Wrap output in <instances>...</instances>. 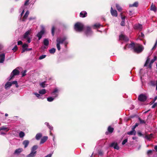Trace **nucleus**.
Returning <instances> with one entry per match:
<instances>
[{
	"instance_id": "obj_8",
	"label": "nucleus",
	"mask_w": 157,
	"mask_h": 157,
	"mask_svg": "<svg viewBox=\"0 0 157 157\" xmlns=\"http://www.w3.org/2000/svg\"><path fill=\"white\" fill-rule=\"evenodd\" d=\"M147 98V96L144 94H141L140 95L138 98V100L141 101H145Z\"/></svg>"
},
{
	"instance_id": "obj_17",
	"label": "nucleus",
	"mask_w": 157,
	"mask_h": 157,
	"mask_svg": "<svg viewBox=\"0 0 157 157\" xmlns=\"http://www.w3.org/2000/svg\"><path fill=\"white\" fill-rule=\"evenodd\" d=\"M29 13V12L28 11H27L26 12L22 18V21H25L26 20L28 16Z\"/></svg>"
},
{
	"instance_id": "obj_10",
	"label": "nucleus",
	"mask_w": 157,
	"mask_h": 157,
	"mask_svg": "<svg viewBox=\"0 0 157 157\" xmlns=\"http://www.w3.org/2000/svg\"><path fill=\"white\" fill-rule=\"evenodd\" d=\"M109 147H113L115 149L117 150H118L119 149V147L117 143L115 142H113L110 144Z\"/></svg>"
},
{
	"instance_id": "obj_15",
	"label": "nucleus",
	"mask_w": 157,
	"mask_h": 157,
	"mask_svg": "<svg viewBox=\"0 0 157 157\" xmlns=\"http://www.w3.org/2000/svg\"><path fill=\"white\" fill-rule=\"evenodd\" d=\"M119 39L120 40H123L125 41H127L128 40V38L123 34H121L119 36Z\"/></svg>"
},
{
	"instance_id": "obj_28",
	"label": "nucleus",
	"mask_w": 157,
	"mask_h": 157,
	"mask_svg": "<svg viewBox=\"0 0 157 157\" xmlns=\"http://www.w3.org/2000/svg\"><path fill=\"white\" fill-rule=\"evenodd\" d=\"M156 59H157V57H156V56H155L154 57V58L151 60L150 63V65H149V67H151V65L156 60Z\"/></svg>"
},
{
	"instance_id": "obj_12",
	"label": "nucleus",
	"mask_w": 157,
	"mask_h": 157,
	"mask_svg": "<svg viewBox=\"0 0 157 157\" xmlns=\"http://www.w3.org/2000/svg\"><path fill=\"white\" fill-rule=\"evenodd\" d=\"M134 27L135 29L138 30L140 31H141L142 29V26L140 24H136L134 25Z\"/></svg>"
},
{
	"instance_id": "obj_46",
	"label": "nucleus",
	"mask_w": 157,
	"mask_h": 157,
	"mask_svg": "<svg viewBox=\"0 0 157 157\" xmlns=\"http://www.w3.org/2000/svg\"><path fill=\"white\" fill-rule=\"evenodd\" d=\"M139 120L140 121V123L145 124V122L144 121L141 120L140 118H139Z\"/></svg>"
},
{
	"instance_id": "obj_62",
	"label": "nucleus",
	"mask_w": 157,
	"mask_h": 157,
	"mask_svg": "<svg viewBox=\"0 0 157 157\" xmlns=\"http://www.w3.org/2000/svg\"><path fill=\"white\" fill-rule=\"evenodd\" d=\"M154 149L157 152V145H155L154 146Z\"/></svg>"
},
{
	"instance_id": "obj_4",
	"label": "nucleus",
	"mask_w": 157,
	"mask_h": 157,
	"mask_svg": "<svg viewBox=\"0 0 157 157\" xmlns=\"http://www.w3.org/2000/svg\"><path fill=\"white\" fill-rule=\"evenodd\" d=\"M31 33L32 30L31 29H30L26 31L23 35V38L26 39L28 43H30L31 41V38L30 37L29 35Z\"/></svg>"
},
{
	"instance_id": "obj_56",
	"label": "nucleus",
	"mask_w": 157,
	"mask_h": 157,
	"mask_svg": "<svg viewBox=\"0 0 157 157\" xmlns=\"http://www.w3.org/2000/svg\"><path fill=\"white\" fill-rule=\"evenodd\" d=\"M157 106V103H155L152 106V108H154Z\"/></svg>"
},
{
	"instance_id": "obj_7",
	"label": "nucleus",
	"mask_w": 157,
	"mask_h": 157,
	"mask_svg": "<svg viewBox=\"0 0 157 157\" xmlns=\"http://www.w3.org/2000/svg\"><path fill=\"white\" fill-rule=\"evenodd\" d=\"M29 1V0H27L25 2L24 5L23 6H22L20 8V11H22L21 13V17L23 15L24 13L25 10L26 8V6L28 4V2Z\"/></svg>"
},
{
	"instance_id": "obj_26",
	"label": "nucleus",
	"mask_w": 157,
	"mask_h": 157,
	"mask_svg": "<svg viewBox=\"0 0 157 157\" xmlns=\"http://www.w3.org/2000/svg\"><path fill=\"white\" fill-rule=\"evenodd\" d=\"M151 85L153 86H155L157 85V81L152 80L150 82Z\"/></svg>"
},
{
	"instance_id": "obj_45",
	"label": "nucleus",
	"mask_w": 157,
	"mask_h": 157,
	"mask_svg": "<svg viewBox=\"0 0 157 157\" xmlns=\"http://www.w3.org/2000/svg\"><path fill=\"white\" fill-rule=\"evenodd\" d=\"M27 72V71L26 70H25L23 71L22 72V76L24 77L26 75V73Z\"/></svg>"
},
{
	"instance_id": "obj_29",
	"label": "nucleus",
	"mask_w": 157,
	"mask_h": 157,
	"mask_svg": "<svg viewBox=\"0 0 157 157\" xmlns=\"http://www.w3.org/2000/svg\"><path fill=\"white\" fill-rule=\"evenodd\" d=\"M39 93L40 94H44L46 93V90L43 89L39 91Z\"/></svg>"
},
{
	"instance_id": "obj_24",
	"label": "nucleus",
	"mask_w": 157,
	"mask_h": 157,
	"mask_svg": "<svg viewBox=\"0 0 157 157\" xmlns=\"http://www.w3.org/2000/svg\"><path fill=\"white\" fill-rule=\"evenodd\" d=\"M150 10H152L155 12L157 10V9L155 6L154 5H153V4H152L151 6Z\"/></svg>"
},
{
	"instance_id": "obj_27",
	"label": "nucleus",
	"mask_w": 157,
	"mask_h": 157,
	"mask_svg": "<svg viewBox=\"0 0 157 157\" xmlns=\"http://www.w3.org/2000/svg\"><path fill=\"white\" fill-rule=\"evenodd\" d=\"M43 43L44 45L47 46L49 44V41L48 39H45L44 40Z\"/></svg>"
},
{
	"instance_id": "obj_19",
	"label": "nucleus",
	"mask_w": 157,
	"mask_h": 157,
	"mask_svg": "<svg viewBox=\"0 0 157 157\" xmlns=\"http://www.w3.org/2000/svg\"><path fill=\"white\" fill-rule=\"evenodd\" d=\"M11 85V82H7L5 85V88L7 89V88L10 87Z\"/></svg>"
},
{
	"instance_id": "obj_11",
	"label": "nucleus",
	"mask_w": 157,
	"mask_h": 157,
	"mask_svg": "<svg viewBox=\"0 0 157 157\" xmlns=\"http://www.w3.org/2000/svg\"><path fill=\"white\" fill-rule=\"evenodd\" d=\"M58 90L57 88L55 89L52 93V94L53 96V97L55 98H56L58 96Z\"/></svg>"
},
{
	"instance_id": "obj_13",
	"label": "nucleus",
	"mask_w": 157,
	"mask_h": 157,
	"mask_svg": "<svg viewBox=\"0 0 157 157\" xmlns=\"http://www.w3.org/2000/svg\"><path fill=\"white\" fill-rule=\"evenodd\" d=\"M44 29H42L39 32L37 35V36L38 38V40H40L42 37V35L44 34Z\"/></svg>"
},
{
	"instance_id": "obj_16",
	"label": "nucleus",
	"mask_w": 157,
	"mask_h": 157,
	"mask_svg": "<svg viewBox=\"0 0 157 157\" xmlns=\"http://www.w3.org/2000/svg\"><path fill=\"white\" fill-rule=\"evenodd\" d=\"M5 58V54L2 53L0 54V63H2L4 61Z\"/></svg>"
},
{
	"instance_id": "obj_38",
	"label": "nucleus",
	"mask_w": 157,
	"mask_h": 157,
	"mask_svg": "<svg viewBox=\"0 0 157 157\" xmlns=\"http://www.w3.org/2000/svg\"><path fill=\"white\" fill-rule=\"evenodd\" d=\"M28 47V45L26 44H25L22 45V50H25L26 49V48H27Z\"/></svg>"
},
{
	"instance_id": "obj_58",
	"label": "nucleus",
	"mask_w": 157,
	"mask_h": 157,
	"mask_svg": "<svg viewBox=\"0 0 157 157\" xmlns=\"http://www.w3.org/2000/svg\"><path fill=\"white\" fill-rule=\"evenodd\" d=\"M144 35L142 33H141V35H140V37L143 38L144 37Z\"/></svg>"
},
{
	"instance_id": "obj_59",
	"label": "nucleus",
	"mask_w": 157,
	"mask_h": 157,
	"mask_svg": "<svg viewBox=\"0 0 157 157\" xmlns=\"http://www.w3.org/2000/svg\"><path fill=\"white\" fill-rule=\"evenodd\" d=\"M129 14L130 15H131L132 14H133V12L132 11H129Z\"/></svg>"
},
{
	"instance_id": "obj_53",
	"label": "nucleus",
	"mask_w": 157,
	"mask_h": 157,
	"mask_svg": "<svg viewBox=\"0 0 157 157\" xmlns=\"http://www.w3.org/2000/svg\"><path fill=\"white\" fill-rule=\"evenodd\" d=\"M17 49V45H16L14 46V47L12 49V50L13 51H15Z\"/></svg>"
},
{
	"instance_id": "obj_48",
	"label": "nucleus",
	"mask_w": 157,
	"mask_h": 157,
	"mask_svg": "<svg viewBox=\"0 0 157 157\" xmlns=\"http://www.w3.org/2000/svg\"><path fill=\"white\" fill-rule=\"evenodd\" d=\"M139 125V124L138 123H136L135 125L133 126L132 128L133 130H135V128H136V127H137Z\"/></svg>"
},
{
	"instance_id": "obj_14",
	"label": "nucleus",
	"mask_w": 157,
	"mask_h": 157,
	"mask_svg": "<svg viewBox=\"0 0 157 157\" xmlns=\"http://www.w3.org/2000/svg\"><path fill=\"white\" fill-rule=\"evenodd\" d=\"M110 12L112 16L116 17L117 16V11L116 10H113L112 7L111 8Z\"/></svg>"
},
{
	"instance_id": "obj_18",
	"label": "nucleus",
	"mask_w": 157,
	"mask_h": 157,
	"mask_svg": "<svg viewBox=\"0 0 157 157\" xmlns=\"http://www.w3.org/2000/svg\"><path fill=\"white\" fill-rule=\"evenodd\" d=\"M87 13L85 11H82L80 13V16L82 17H84L87 16Z\"/></svg>"
},
{
	"instance_id": "obj_23",
	"label": "nucleus",
	"mask_w": 157,
	"mask_h": 157,
	"mask_svg": "<svg viewBox=\"0 0 157 157\" xmlns=\"http://www.w3.org/2000/svg\"><path fill=\"white\" fill-rule=\"evenodd\" d=\"M23 151V149L22 148H19L16 150L14 152V153L16 154H18Z\"/></svg>"
},
{
	"instance_id": "obj_60",
	"label": "nucleus",
	"mask_w": 157,
	"mask_h": 157,
	"mask_svg": "<svg viewBox=\"0 0 157 157\" xmlns=\"http://www.w3.org/2000/svg\"><path fill=\"white\" fill-rule=\"evenodd\" d=\"M98 154L100 155H103V153L101 151H99L98 152Z\"/></svg>"
},
{
	"instance_id": "obj_43",
	"label": "nucleus",
	"mask_w": 157,
	"mask_h": 157,
	"mask_svg": "<svg viewBox=\"0 0 157 157\" xmlns=\"http://www.w3.org/2000/svg\"><path fill=\"white\" fill-rule=\"evenodd\" d=\"M152 136V134H150L149 135H147L145 137L147 139H150L151 138Z\"/></svg>"
},
{
	"instance_id": "obj_9",
	"label": "nucleus",
	"mask_w": 157,
	"mask_h": 157,
	"mask_svg": "<svg viewBox=\"0 0 157 157\" xmlns=\"http://www.w3.org/2000/svg\"><path fill=\"white\" fill-rule=\"evenodd\" d=\"M45 125H46L50 129V135L53 136V141H54V138H55V136L53 135V133L51 132V131L53 129V127L52 126H51L49 124V123L47 122H45Z\"/></svg>"
},
{
	"instance_id": "obj_22",
	"label": "nucleus",
	"mask_w": 157,
	"mask_h": 157,
	"mask_svg": "<svg viewBox=\"0 0 157 157\" xmlns=\"http://www.w3.org/2000/svg\"><path fill=\"white\" fill-rule=\"evenodd\" d=\"M47 136H44L40 140V144H42L44 143L48 139Z\"/></svg>"
},
{
	"instance_id": "obj_39",
	"label": "nucleus",
	"mask_w": 157,
	"mask_h": 157,
	"mask_svg": "<svg viewBox=\"0 0 157 157\" xmlns=\"http://www.w3.org/2000/svg\"><path fill=\"white\" fill-rule=\"evenodd\" d=\"M150 58L149 57H147L146 63L144 65V66H147L150 61Z\"/></svg>"
},
{
	"instance_id": "obj_5",
	"label": "nucleus",
	"mask_w": 157,
	"mask_h": 157,
	"mask_svg": "<svg viewBox=\"0 0 157 157\" xmlns=\"http://www.w3.org/2000/svg\"><path fill=\"white\" fill-rule=\"evenodd\" d=\"M37 147H38L37 145L34 146L31 149V152L30 154L27 155L26 157H34L36 154V150Z\"/></svg>"
},
{
	"instance_id": "obj_33",
	"label": "nucleus",
	"mask_w": 157,
	"mask_h": 157,
	"mask_svg": "<svg viewBox=\"0 0 157 157\" xmlns=\"http://www.w3.org/2000/svg\"><path fill=\"white\" fill-rule=\"evenodd\" d=\"M25 135V133L21 131L19 133V136L20 138H22Z\"/></svg>"
},
{
	"instance_id": "obj_6",
	"label": "nucleus",
	"mask_w": 157,
	"mask_h": 157,
	"mask_svg": "<svg viewBox=\"0 0 157 157\" xmlns=\"http://www.w3.org/2000/svg\"><path fill=\"white\" fill-rule=\"evenodd\" d=\"M18 68L19 67H17L13 70L11 73L10 76L8 78L9 81L11 80L14 76L18 75L19 74V71L18 70Z\"/></svg>"
},
{
	"instance_id": "obj_21",
	"label": "nucleus",
	"mask_w": 157,
	"mask_h": 157,
	"mask_svg": "<svg viewBox=\"0 0 157 157\" xmlns=\"http://www.w3.org/2000/svg\"><path fill=\"white\" fill-rule=\"evenodd\" d=\"M29 144V141L28 140H25L23 142V144L24 145L25 148H26Z\"/></svg>"
},
{
	"instance_id": "obj_35",
	"label": "nucleus",
	"mask_w": 157,
	"mask_h": 157,
	"mask_svg": "<svg viewBox=\"0 0 157 157\" xmlns=\"http://www.w3.org/2000/svg\"><path fill=\"white\" fill-rule=\"evenodd\" d=\"M55 98L53 97H49L47 98V101L49 102H51Z\"/></svg>"
},
{
	"instance_id": "obj_25",
	"label": "nucleus",
	"mask_w": 157,
	"mask_h": 157,
	"mask_svg": "<svg viewBox=\"0 0 157 157\" xmlns=\"http://www.w3.org/2000/svg\"><path fill=\"white\" fill-rule=\"evenodd\" d=\"M42 135L41 133H39L37 134L36 136V140H38L40 139V138L42 137Z\"/></svg>"
},
{
	"instance_id": "obj_1",
	"label": "nucleus",
	"mask_w": 157,
	"mask_h": 157,
	"mask_svg": "<svg viewBox=\"0 0 157 157\" xmlns=\"http://www.w3.org/2000/svg\"><path fill=\"white\" fill-rule=\"evenodd\" d=\"M74 28L76 31H81L83 29L85 30V33L87 36H90L92 34L90 28L89 26L84 27L83 25L81 23L78 22L75 25Z\"/></svg>"
},
{
	"instance_id": "obj_42",
	"label": "nucleus",
	"mask_w": 157,
	"mask_h": 157,
	"mask_svg": "<svg viewBox=\"0 0 157 157\" xmlns=\"http://www.w3.org/2000/svg\"><path fill=\"white\" fill-rule=\"evenodd\" d=\"M45 82H44L40 83V86L42 87H45L46 86L45 84Z\"/></svg>"
},
{
	"instance_id": "obj_34",
	"label": "nucleus",
	"mask_w": 157,
	"mask_h": 157,
	"mask_svg": "<svg viewBox=\"0 0 157 157\" xmlns=\"http://www.w3.org/2000/svg\"><path fill=\"white\" fill-rule=\"evenodd\" d=\"M11 85H12V84H14L16 86V87H18L19 86L17 82V81H13L11 82Z\"/></svg>"
},
{
	"instance_id": "obj_44",
	"label": "nucleus",
	"mask_w": 157,
	"mask_h": 157,
	"mask_svg": "<svg viewBox=\"0 0 157 157\" xmlns=\"http://www.w3.org/2000/svg\"><path fill=\"white\" fill-rule=\"evenodd\" d=\"M46 56V55H42L41 56H40L39 57V59H40V60L43 59L44 58H45Z\"/></svg>"
},
{
	"instance_id": "obj_57",
	"label": "nucleus",
	"mask_w": 157,
	"mask_h": 157,
	"mask_svg": "<svg viewBox=\"0 0 157 157\" xmlns=\"http://www.w3.org/2000/svg\"><path fill=\"white\" fill-rule=\"evenodd\" d=\"M121 18L122 21H125V16H123L121 14Z\"/></svg>"
},
{
	"instance_id": "obj_37",
	"label": "nucleus",
	"mask_w": 157,
	"mask_h": 157,
	"mask_svg": "<svg viewBox=\"0 0 157 157\" xmlns=\"http://www.w3.org/2000/svg\"><path fill=\"white\" fill-rule=\"evenodd\" d=\"M108 130L109 132L111 133H112L113 130V128L112 127H111L110 126H109L108 128Z\"/></svg>"
},
{
	"instance_id": "obj_61",
	"label": "nucleus",
	"mask_w": 157,
	"mask_h": 157,
	"mask_svg": "<svg viewBox=\"0 0 157 157\" xmlns=\"http://www.w3.org/2000/svg\"><path fill=\"white\" fill-rule=\"evenodd\" d=\"M52 156V154H49L45 156V157H51Z\"/></svg>"
},
{
	"instance_id": "obj_50",
	"label": "nucleus",
	"mask_w": 157,
	"mask_h": 157,
	"mask_svg": "<svg viewBox=\"0 0 157 157\" xmlns=\"http://www.w3.org/2000/svg\"><path fill=\"white\" fill-rule=\"evenodd\" d=\"M54 30L55 27L54 26H53L52 29V33L53 36L54 35Z\"/></svg>"
},
{
	"instance_id": "obj_49",
	"label": "nucleus",
	"mask_w": 157,
	"mask_h": 157,
	"mask_svg": "<svg viewBox=\"0 0 157 157\" xmlns=\"http://www.w3.org/2000/svg\"><path fill=\"white\" fill-rule=\"evenodd\" d=\"M154 151V150H148L147 151V154L148 155H150L152 153V151Z\"/></svg>"
},
{
	"instance_id": "obj_55",
	"label": "nucleus",
	"mask_w": 157,
	"mask_h": 157,
	"mask_svg": "<svg viewBox=\"0 0 157 157\" xmlns=\"http://www.w3.org/2000/svg\"><path fill=\"white\" fill-rule=\"evenodd\" d=\"M22 44V42L21 41V40H19V41H18L17 42V44L18 45H21Z\"/></svg>"
},
{
	"instance_id": "obj_2",
	"label": "nucleus",
	"mask_w": 157,
	"mask_h": 157,
	"mask_svg": "<svg viewBox=\"0 0 157 157\" xmlns=\"http://www.w3.org/2000/svg\"><path fill=\"white\" fill-rule=\"evenodd\" d=\"M128 46L129 48H131L133 49L134 51L137 53L141 52L143 50L144 48L142 45H140L137 44H134L133 43H132L129 45H126L124 48V49Z\"/></svg>"
},
{
	"instance_id": "obj_63",
	"label": "nucleus",
	"mask_w": 157,
	"mask_h": 157,
	"mask_svg": "<svg viewBox=\"0 0 157 157\" xmlns=\"http://www.w3.org/2000/svg\"><path fill=\"white\" fill-rule=\"evenodd\" d=\"M138 135L140 136H141L142 135V134L140 132H138Z\"/></svg>"
},
{
	"instance_id": "obj_40",
	"label": "nucleus",
	"mask_w": 157,
	"mask_h": 157,
	"mask_svg": "<svg viewBox=\"0 0 157 157\" xmlns=\"http://www.w3.org/2000/svg\"><path fill=\"white\" fill-rule=\"evenodd\" d=\"M101 26V25L99 24L96 23V24H94L93 25V27L94 28H97Z\"/></svg>"
},
{
	"instance_id": "obj_31",
	"label": "nucleus",
	"mask_w": 157,
	"mask_h": 157,
	"mask_svg": "<svg viewBox=\"0 0 157 157\" xmlns=\"http://www.w3.org/2000/svg\"><path fill=\"white\" fill-rule=\"evenodd\" d=\"M138 6V3L137 2H135L133 4H130L129 5V7H137Z\"/></svg>"
},
{
	"instance_id": "obj_52",
	"label": "nucleus",
	"mask_w": 157,
	"mask_h": 157,
	"mask_svg": "<svg viewBox=\"0 0 157 157\" xmlns=\"http://www.w3.org/2000/svg\"><path fill=\"white\" fill-rule=\"evenodd\" d=\"M128 140L127 139L124 140L122 142V144L124 145L126 142H127Z\"/></svg>"
},
{
	"instance_id": "obj_3",
	"label": "nucleus",
	"mask_w": 157,
	"mask_h": 157,
	"mask_svg": "<svg viewBox=\"0 0 157 157\" xmlns=\"http://www.w3.org/2000/svg\"><path fill=\"white\" fill-rule=\"evenodd\" d=\"M67 39L66 36L59 37L57 38L56 40L57 44L56 47L58 50L60 51V44H63V42L65 44V47L66 46L67 44L68 43L67 41H65Z\"/></svg>"
},
{
	"instance_id": "obj_30",
	"label": "nucleus",
	"mask_w": 157,
	"mask_h": 157,
	"mask_svg": "<svg viewBox=\"0 0 157 157\" xmlns=\"http://www.w3.org/2000/svg\"><path fill=\"white\" fill-rule=\"evenodd\" d=\"M116 6L117 10L120 12L122 11V9L120 6L117 4H116Z\"/></svg>"
},
{
	"instance_id": "obj_47",
	"label": "nucleus",
	"mask_w": 157,
	"mask_h": 157,
	"mask_svg": "<svg viewBox=\"0 0 157 157\" xmlns=\"http://www.w3.org/2000/svg\"><path fill=\"white\" fill-rule=\"evenodd\" d=\"M32 48H26V49L25 50H22L21 52L23 53L25 51H29L30 50H32Z\"/></svg>"
},
{
	"instance_id": "obj_32",
	"label": "nucleus",
	"mask_w": 157,
	"mask_h": 157,
	"mask_svg": "<svg viewBox=\"0 0 157 157\" xmlns=\"http://www.w3.org/2000/svg\"><path fill=\"white\" fill-rule=\"evenodd\" d=\"M1 130H6V132H7L9 130V129L8 128L3 126L0 128V131Z\"/></svg>"
},
{
	"instance_id": "obj_64",
	"label": "nucleus",
	"mask_w": 157,
	"mask_h": 157,
	"mask_svg": "<svg viewBox=\"0 0 157 157\" xmlns=\"http://www.w3.org/2000/svg\"><path fill=\"white\" fill-rule=\"evenodd\" d=\"M157 99V96L155 97L154 99V101H155Z\"/></svg>"
},
{
	"instance_id": "obj_41",
	"label": "nucleus",
	"mask_w": 157,
	"mask_h": 157,
	"mask_svg": "<svg viewBox=\"0 0 157 157\" xmlns=\"http://www.w3.org/2000/svg\"><path fill=\"white\" fill-rule=\"evenodd\" d=\"M33 94L35 95L39 98H41V96L40 94L36 93H34Z\"/></svg>"
},
{
	"instance_id": "obj_51",
	"label": "nucleus",
	"mask_w": 157,
	"mask_h": 157,
	"mask_svg": "<svg viewBox=\"0 0 157 157\" xmlns=\"http://www.w3.org/2000/svg\"><path fill=\"white\" fill-rule=\"evenodd\" d=\"M157 45V39L156 40V42L155 43V44L154 46H153V47L152 48V50H153V49H155L156 48V47Z\"/></svg>"
},
{
	"instance_id": "obj_36",
	"label": "nucleus",
	"mask_w": 157,
	"mask_h": 157,
	"mask_svg": "<svg viewBox=\"0 0 157 157\" xmlns=\"http://www.w3.org/2000/svg\"><path fill=\"white\" fill-rule=\"evenodd\" d=\"M56 51V49L54 48H52L49 50V52L51 54L54 53Z\"/></svg>"
},
{
	"instance_id": "obj_54",
	"label": "nucleus",
	"mask_w": 157,
	"mask_h": 157,
	"mask_svg": "<svg viewBox=\"0 0 157 157\" xmlns=\"http://www.w3.org/2000/svg\"><path fill=\"white\" fill-rule=\"evenodd\" d=\"M121 25L122 26H124L125 25V21H122L121 23Z\"/></svg>"
},
{
	"instance_id": "obj_20",
	"label": "nucleus",
	"mask_w": 157,
	"mask_h": 157,
	"mask_svg": "<svg viewBox=\"0 0 157 157\" xmlns=\"http://www.w3.org/2000/svg\"><path fill=\"white\" fill-rule=\"evenodd\" d=\"M127 133L129 135H135L136 134V132L135 130H133L132 128V130L130 132H127Z\"/></svg>"
}]
</instances>
